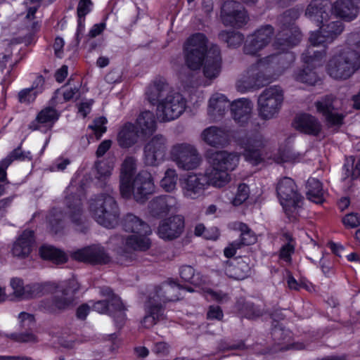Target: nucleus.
<instances>
[{
	"label": "nucleus",
	"instance_id": "obj_1",
	"mask_svg": "<svg viewBox=\"0 0 360 360\" xmlns=\"http://www.w3.org/2000/svg\"><path fill=\"white\" fill-rule=\"evenodd\" d=\"M305 15L316 23L319 29L311 32L309 41L312 47L309 46L302 53V60L307 67L296 72L293 77L297 82L314 85L319 81V77L309 65H319L326 56L325 49L319 51L314 47L322 46L326 48L342 33L345 26L341 21L333 20L329 0H312L306 9Z\"/></svg>",
	"mask_w": 360,
	"mask_h": 360
},
{
	"label": "nucleus",
	"instance_id": "obj_2",
	"mask_svg": "<svg viewBox=\"0 0 360 360\" xmlns=\"http://www.w3.org/2000/svg\"><path fill=\"white\" fill-rule=\"evenodd\" d=\"M252 102L245 98L237 99L231 103V115L235 122L240 127H245L248 131L245 137L239 139L238 143L243 149L246 161L257 165L263 160V149L268 141L260 132L261 126L258 119L252 117Z\"/></svg>",
	"mask_w": 360,
	"mask_h": 360
},
{
	"label": "nucleus",
	"instance_id": "obj_3",
	"mask_svg": "<svg viewBox=\"0 0 360 360\" xmlns=\"http://www.w3.org/2000/svg\"><path fill=\"white\" fill-rule=\"evenodd\" d=\"M295 59L291 52L271 54L259 58L238 79L237 89L245 92L271 82L288 68Z\"/></svg>",
	"mask_w": 360,
	"mask_h": 360
},
{
	"label": "nucleus",
	"instance_id": "obj_4",
	"mask_svg": "<svg viewBox=\"0 0 360 360\" xmlns=\"http://www.w3.org/2000/svg\"><path fill=\"white\" fill-rule=\"evenodd\" d=\"M360 69V32H351L343 46L338 47L329 58L326 70L336 80H346Z\"/></svg>",
	"mask_w": 360,
	"mask_h": 360
},
{
	"label": "nucleus",
	"instance_id": "obj_5",
	"mask_svg": "<svg viewBox=\"0 0 360 360\" xmlns=\"http://www.w3.org/2000/svg\"><path fill=\"white\" fill-rule=\"evenodd\" d=\"M148 101L157 105L156 115L160 122H169L179 117L186 108V100L171 89L165 81L159 79L150 84L146 92Z\"/></svg>",
	"mask_w": 360,
	"mask_h": 360
},
{
	"label": "nucleus",
	"instance_id": "obj_6",
	"mask_svg": "<svg viewBox=\"0 0 360 360\" xmlns=\"http://www.w3.org/2000/svg\"><path fill=\"white\" fill-rule=\"evenodd\" d=\"M206 158L210 167L202 175L206 179L208 188L210 186L217 188L225 186L231 181L229 172L233 171L239 163L240 155L236 152L210 150Z\"/></svg>",
	"mask_w": 360,
	"mask_h": 360
},
{
	"label": "nucleus",
	"instance_id": "obj_7",
	"mask_svg": "<svg viewBox=\"0 0 360 360\" xmlns=\"http://www.w3.org/2000/svg\"><path fill=\"white\" fill-rule=\"evenodd\" d=\"M181 288V285L173 281L155 287L146 303V315L141 321L142 326L149 328L163 319L164 304L167 302L178 300Z\"/></svg>",
	"mask_w": 360,
	"mask_h": 360
},
{
	"label": "nucleus",
	"instance_id": "obj_8",
	"mask_svg": "<svg viewBox=\"0 0 360 360\" xmlns=\"http://www.w3.org/2000/svg\"><path fill=\"white\" fill-rule=\"evenodd\" d=\"M89 212L101 226L112 229L118 224L120 211L114 198L101 194L90 200Z\"/></svg>",
	"mask_w": 360,
	"mask_h": 360
},
{
	"label": "nucleus",
	"instance_id": "obj_9",
	"mask_svg": "<svg viewBox=\"0 0 360 360\" xmlns=\"http://www.w3.org/2000/svg\"><path fill=\"white\" fill-rule=\"evenodd\" d=\"M208 51V39L203 33L191 35L184 44L185 62L188 68L193 70H200Z\"/></svg>",
	"mask_w": 360,
	"mask_h": 360
},
{
	"label": "nucleus",
	"instance_id": "obj_10",
	"mask_svg": "<svg viewBox=\"0 0 360 360\" xmlns=\"http://www.w3.org/2000/svg\"><path fill=\"white\" fill-rule=\"evenodd\" d=\"M283 101V91L278 86L266 88L257 99L259 116L265 120L274 118L279 112Z\"/></svg>",
	"mask_w": 360,
	"mask_h": 360
},
{
	"label": "nucleus",
	"instance_id": "obj_11",
	"mask_svg": "<svg viewBox=\"0 0 360 360\" xmlns=\"http://www.w3.org/2000/svg\"><path fill=\"white\" fill-rule=\"evenodd\" d=\"M169 155L176 167L184 171L195 169L202 162L201 156L197 148L188 143L174 144L170 148Z\"/></svg>",
	"mask_w": 360,
	"mask_h": 360
},
{
	"label": "nucleus",
	"instance_id": "obj_12",
	"mask_svg": "<svg viewBox=\"0 0 360 360\" xmlns=\"http://www.w3.org/2000/svg\"><path fill=\"white\" fill-rule=\"evenodd\" d=\"M276 193L286 214L289 217L293 215L300 207L303 199L293 179L290 177L280 179L276 185Z\"/></svg>",
	"mask_w": 360,
	"mask_h": 360
},
{
	"label": "nucleus",
	"instance_id": "obj_13",
	"mask_svg": "<svg viewBox=\"0 0 360 360\" xmlns=\"http://www.w3.org/2000/svg\"><path fill=\"white\" fill-rule=\"evenodd\" d=\"M100 293L107 300L94 303L93 309L100 314H108L114 318L118 326H122L126 319V309L120 298L109 287L101 288Z\"/></svg>",
	"mask_w": 360,
	"mask_h": 360
},
{
	"label": "nucleus",
	"instance_id": "obj_14",
	"mask_svg": "<svg viewBox=\"0 0 360 360\" xmlns=\"http://www.w3.org/2000/svg\"><path fill=\"white\" fill-rule=\"evenodd\" d=\"M84 184L79 185L77 177L73 179L65 191V202L71 221L79 226L83 223L82 197L84 194Z\"/></svg>",
	"mask_w": 360,
	"mask_h": 360
},
{
	"label": "nucleus",
	"instance_id": "obj_15",
	"mask_svg": "<svg viewBox=\"0 0 360 360\" xmlns=\"http://www.w3.org/2000/svg\"><path fill=\"white\" fill-rule=\"evenodd\" d=\"M274 28L271 25H263L248 34L244 43L243 51L247 55L257 56L271 42Z\"/></svg>",
	"mask_w": 360,
	"mask_h": 360
},
{
	"label": "nucleus",
	"instance_id": "obj_16",
	"mask_svg": "<svg viewBox=\"0 0 360 360\" xmlns=\"http://www.w3.org/2000/svg\"><path fill=\"white\" fill-rule=\"evenodd\" d=\"M168 142L165 136L157 134L146 143L143 148V160L148 166H158L165 160Z\"/></svg>",
	"mask_w": 360,
	"mask_h": 360
},
{
	"label": "nucleus",
	"instance_id": "obj_17",
	"mask_svg": "<svg viewBox=\"0 0 360 360\" xmlns=\"http://www.w3.org/2000/svg\"><path fill=\"white\" fill-rule=\"evenodd\" d=\"M221 19L225 26L241 28L248 23L249 16L245 8L240 3L227 1L222 5Z\"/></svg>",
	"mask_w": 360,
	"mask_h": 360
},
{
	"label": "nucleus",
	"instance_id": "obj_18",
	"mask_svg": "<svg viewBox=\"0 0 360 360\" xmlns=\"http://www.w3.org/2000/svg\"><path fill=\"white\" fill-rule=\"evenodd\" d=\"M182 195L191 200L198 199L205 195L208 188L202 173H193L187 175L180 184Z\"/></svg>",
	"mask_w": 360,
	"mask_h": 360
},
{
	"label": "nucleus",
	"instance_id": "obj_19",
	"mask_svg": "<svg viewBox=\"0 0 360 360\" xmlns=\"http://www.w3.org/2000/svg\"><path fill=\"white\" fill-rule=\"evenodd\" d=\"M335 101L333 96H326L315 103L317 112L323 115L329 127H340L345 117L336 111Z\"/></svg>",
	"mask_w": 360,
	"mask_h": 360
},
{
	"label": "nucleus",
	"instance_id": "obj_20",
	"mask_svg": "<svg viewBox=\"0 0 360 360\" xmlns=\"http://www.w3.org/2000/svg\"><path fill=\"white\" fill-rule=\"evenodd\" d=\"M155 190L153 178L147 171L140 172L131 183V194L137 202H144L148 195L153 194Z\"/></svg>",
	"mask_w": 360,
	"mask_h": 360
},
{
	"label": "nucleus",
	"instance_id": "obj_21",
	"mask_svg": "<svg viewBox=\"0 0 360 360\" xmlns=\"http://www.w3.org/2000/svg\"><path fill=\"white\" fill-rule=\"evenodd\" d=\"M184 229V219L181 215H174L162 220L157 230L160 238L170 241L179 238Z\"/></svg>",
	"mask_w": 360,
	"mask_h": 360
},
{
	"label": "nucleus",
	"instance_id": "obj_22",
	"mask_svg": "<svg viewBox=\"0 0 360 360\" xmlns=\"http://www.w3.org/2000/svg\"><path fill=\"white\" fill-rule=\"evenodd\" d=\"M301 38L299 29L289 22L277 34L274 46L276 50L285 51L298 44Z\"/></svg>",
	"mask_w": 360,
	"mask_h": 360
},
{
	"label": "nucleus",
	"instance_id": "obj_23",
	"mask_svg": "<svg viewBox=\"0 0 360 360\" xmlns=\"http://www.w3.org/2000/svg\"><path fill=\"white\" fill-rule=\"evenodd\" d=\"M72 257L78 261L90 264H107L110 257L103 247L99 245H93L79 249L72 254Z\"/></svg>",
	"mask_w": 360,
	"mask_h": 360
},
{
	"label": "nucleus",
	"instance_id": "obj_24",
	"mask_svg": "<svg viewBox=\"0 0 360 360\" xmlns=\"http://www.w3.org/2000/svg\"><path fill=\"white\" fill-rule=\"evenodd\" d=\"M178 200L172 195H162L154 198L148 204V211L151 216L157 218L165 217L176 212Z\"/></svg>",
	"mask_w": 360,
	"mask_h": 360
},
{
	"label": "nucleus",
	"instance_id": "obj_25",
	"mask_svg": "<svg viewBox=\"0 0 360 360\" xmlns=\"http://www.w3.org/2000/svg\"><path fill=\"white\" fill-rule=\"evenodd\" d=\"M221 65L220 49L217 45L212 44L202 60L201 67L204 76L208 79L217 77L221 72Z\"/></svg>",
	"mask_w": 360,
	"mask_h": 360
},
{
	"label": "nucleus",
	"instance_id": "obj_26",
	"mask_svg": "<svg viewBox=\"0 0 360 360\" xmlns=\"http://www.w3.org/2000/svg\"><path fill=\"white\" fill-rule=\"evenodd\" d=\"M137 160L134 157H127L121 167L120 193L123 198H129L131 195V178L136 170Z\"/></svg>",
	"mask_w": 360,
	"mask_h": 360
},
{
	"label": "nucleus",
	"instance_id": "obj_27",
	"mask_svg": "<svg viewBox=\"0 0 360 360\" xmlns=\"http://www.w3.org/2000/svg\"><path fill=\"white\" fill-rule=\"evenodd\" d=\"M359 12V6L355 0H336L330 4V13L346 22L356 19Z\"/></svg>",
	"mask_w": 360,
	"mask_h": 360
},
{
	"label": "nucleus",
	"instance_id": "obj_28",
	"mask_svg": "<svg viewBox=\"0 0 360 360\" xmlns=\"http://www.w3.org/2000/svg\"><path fill=\"white\" fill-rule=\"evenodd\" d=\"M150 234L143 233H134L124 240L125 249L120 248L117 253L125 258L131 257V250L146 251L151 245V241L148 237Z\"/></svg>",
	"mask_w": 360,
	"mask_h": 360
},
{
	"label": "nucleus",
	"instance_id": "obj_29",
	"mask_svg": "<svg viewBox=\"0 0 360 360\" xmlns=\"http://www.w3.org/2000/svg\"><path fill=\"white\" fill-rule=\"evenodd\" d=\"M231 108V103L227 97L221 93L213 94L209 99L207 114L214 121L221 119L228 109Z\"/></svg>",
	"mask_w": 360,
	"mask_h": 360
},
{
	"label": "nucleus",
	"instance_id": "obj_30",
	"mask_svg": "<svg viewBox=\"0 0 360 360\" xmlns=\"http://www.w3.org/2000/svg\"><path fill=\"white\" fill-rule=\"evenodd\" d=\"M10 285L13 289V295L20 300L30 299L39 296L42 290V285L39 283H33L24 285L23 281L19 278H13Z\"/></svg>",
	"mask_w": 360,
	"mask_h": 360
},
{
	"label": "nucleus",
	"instance_id": "obj_31",
	"mask_svg": "<svg viewBox=\"0 0 360 360\" xmlns=\"http://www.w3.org/2000/svg\"><path fill=\"white\" fill-rule=\"evenodd\" d=\"M79 288V285L76 279L69 280L65 285H63L61 295L55 296L54 307L58 309H64L72 306L75 301V294Z\"/></svg>",
	"mask_w": 360,
	"mask_h": 360
},
{
	"label": "nucleus",
	"instance_id": "obj_32",
	"mask_svg": "<svg viewBox=\"0 0 360 360\" xmlns=\"http://www.w3.org/2000/svg\"><path fill=\"white\" fill-rule=\"evenodd\" d=\"M295 128L304 134L318 136L322 131L320 121L314 116L304 113L298 115L295 121Z\"/></svg>",
	"mask_w": 360,
	"mask_h": 360
},
{
	"label": "nucleus",
	"instance_id": "obj_33",
	"mask_svg": "<svg viewBox=\"0 0 360 360\" xmlns=\"http://www.w3.org/2000/svg\"><path fill=\"white\" fill-rule=\"evenodd\" d=\"M34 243V232L31 230H25L14 242L12 253L15 257L24 258L27 257L32 251Z\"/></svg>",
	"mask_w": 360,
	"mask_h": 360
},
{
	"label": "nucleus",
	"instance_id": "obj_34",
	"mask_svg": "<svg viewBox=\"0 0 360 360\" xmlns=\"http://www.w3.org/2000/svg\"><path fill=\"white\" fill-rule=\"evenodd\" d=\"M224 271L230 278L243 280L250 275L251 268L249 265V259H236L231 262H227Z\"/></svg>",
	"mask_w": 360,
	"mask_h": 360
},
{
	"label": "nucleus",
	"instance_id": "obj_35",
	"mask_svg": "<svg viewBox=\"0 0 360 360\" xmlns=\"http://www.w3.org/2000/svg\"><path fill=\"white\" fill-rule=\"evenodd\" d=\"M201 137L209 146L219 147L227 143L229 136L227 132L221 128L210 127L203 130Z\"/></svg>",
	"mask_w": 360,
	"mask_h": 360
},
{
	"label": "nucleus",
	"instance_id": "obj_36",
	"mask_svg": "<svg viewBox=\"0 0 360 360\" xmlns=\"http://www.w3.org/2000/svg\"><path fill=\"white\" fill-rule=\"evenodd\" d=\"M139 139V132L136 126L131 123H126L120 130L117 142L122 148H129L134 145Z\"/></svg>",
	"mask_w": 360,
	"mask_h": 360
},
{
	"label": "nucleus",
	"instance_id": "obj_37",
	"mask_svg": "<svg viewBox=\"0 0 360 360\" xmlns=\"http://www.w3.org/2000/svg\"><path fill=\"white\" fill-rule=\"evenodd\" d=\"M123 227L126 231L133 233H143L151 234L149 225L141 219L132 214H127L123 219Z\"/></svg>",
	"mask_w": 360,
	"mask_h": 360
},
{
	"label": "nucleus",
	"instance_id": "obj_38",
	"mask_svg": "<svg viewBox=\"0 0 360 360\" xmlns=\"http://www.w3.org/2000/svg\"><path fill=\"white\" fill-rule=\"evenodd\" d=\"M44 79L41 76L37 77L30 88L23 89L18 93L20 103L30 104L32 103L38 94L42 92Z\"/></svg>",
	"mask_w": 360,
	"mask_h": 360
},
{
	"label": "nucleus",
	"instance_id": "obj_39",
	"mask_svg": "<svg viewBox=\"0 0 360 360\" xmlns=\"http://www.w3.org/2000/svg\"><path fill=\"white\" fill-rule=\"evenodd\" d=\"M59 113L52 108L48 107L42 109L37 115L34 121L30 124V129L32 130L39 129L41 124L52 125L58 120Z\"/></svg>",
	"mask_w": 360,
	"mask_h": 360
},
{
	"label": "nucleus",
	"instance_id": "obj_40",
	"mask_svg": "<svg viewBox=\"0 0 360 360\" xmlns=\"http://www.w3.org/2000/svg\"><path fill=\"white\" fill-rule=\"evenodd\" d=\"M136 127L142 134H153L156 129L155 117L153 112H142L136 119Z\"/></svg>",
	"mask_w": 360,
	"mask_h": 360
},
{
	"label": "nucleus",
	"instance_id": "obj_41",
	"mask_svg": "<svg viewBox=\"0 0 360 360\" xmlns=\"http://www.w3.org/2000/svg\"><path fill=\"white\" fill-rule=\"evenodd\" d=\"M307 195L309 200L319 204L324 200L322 184L315 178H309L307 182Z\"/></svg>",
	"mask_w": 360,
	"mask_h": 360
},
{
	"label": "nucleus",
	"instance_id": "obj_42",
	"mask_svg": "<svg viewBox=\"0 0 360 360\" xmlns=\"http://www.w3.org/2000/svg\"><path fill=\"white\" fill-rule=\"evenodd\" d=\"M41 257L56 264L65 263L67 256L64 252L51 245H43L39 250Z\"/></svg>",
	"mask_w": 360,
	"mask_h": 360
},
{
	"label": "nucleus",
	"instance_id": "obj_43",
	"mask_svg": "<svg viewBox=\"0 0 360 360\" xmlns=\"http://www.w3.org/2000/svg\"><path fill=\"white\" fill-rule=\"evenodd\" d=\"M178 179L176 170L174 168H168L160 181V186L165 192H174L176 190Z\"/></svg>",
	"mask_w": 360,
	"mask_h": 360
},
{
	"label": "nucleus",
	"instance_id": "obj_44",
	"mask_svg": "<svg viewBox=\"0 0 360 360\" xmlns=\"http://www.w3.org/2000/svg\"><path fill=\"white\" fill-rule=\"evenodd\" d=\"M233 228L241 232L240 238L237 240L240 243L241 246L250 245L256 242L257 238L255 233L245 224L242 222H236L233 224Z\"/></svg>",
	"mask_w": 360,
	"mask_h": 360
},
{
	"label": "nucleus",
	"instance_id": "obj_45",
	"mask_svg": "<svg viewBox=\"0 0 360 360\" xmlns=\"http://www.w3.org/2000/svg\"><path fill=\"white\" fill-rule=\"evenodd\" d=\"M219 38L231 48L238 47L244 41L243 34L235 31H221L219 34Z\"/></svg>",
	"mask_w": 360,
	"mask_h": 360
},
{
	"label": "nucleus",
	"instance_id": "obj_46",
	"mask_svg": "<svg viewBox=\"0 0 360 360\" xmlns=\"http://www.w3.org/2000/svg\"><path fill=\"white\" fill-rule=\"evenodd\" d=\"M179 274L183 280L194 285L199 286L204 283L202 276L200 274H195L193 268L191 266L185 265L181 266Z\"/></svg>",
	"mask_w": 360,
	"mask_h": 360
},
{
	"label": "nucleus",
	"instance_id": "obj_47",
	"mask_svg": "<svg viewBox=\"0 0 360 360\" xmlns=\"http://www.w3.org/2000/svg\"><path fill=\"white\" fill-rule=\"evenodd\" d=\"M49 223L51 230L53 233H58L65 227V215L61 211L54 210L49 216Z\"/></svg>",
	"mask_w": 360,
	"mask_h": 360
},
{
	"label": "nucleus",
	"instance_id": "obj_48",
	"mask_svg": "<svg viewBox=\"0 0 360 360\" xmlns=\"http://www.w3.org/2000/svg\"><path fill=\"white\" fill-rule=\"evenodd\" d=\"M343 171L345 178L351 177L352 179L357 178L360 175V158L356 162L352 158L347 160Z\"/></svg>",
	"mask_w": 360,
	"mask_h": 360
},
{
	"label": "nucleus",
	"instance_id": "obj_49",
	"mask_svg": "<svg viewBox=\"0 0 360 360\" xmlns=\"http://www.w3.org/2000/svg\"><path fill=\"white\" fill-rule=\"evenodd\" d=\"M114 167L112 162L101 161L96 164L97 178L101 181H105L112 173Z\"/></svg>",
	"mask_w": 360,
	"mask_h": 360
},
{
	"label": "nucleus",
	"instance_id": "obj_50",
	"mask_svg": "<svg viewBox=\"0 0 360 360\" xmlns=\"http://www.w3.org/2000/svg\"><path fill=\"white\" fill-rule=\"evenodd\" d=\"M32 159L30 152L23 153L20 148L13 150L5 159L2 160V165L8 167L14 160Z\"/></svg>",
	"mask_w": 360,
	"mask_h": 360
},
{
	"label": "nucleus",
	"instance_id": "obj_51",
	"mask_svg": "<svg viewBox=\"0 0 360 360\" xmlns=\"http://www.w3.org/2000/svg\"><path fill=\"white\" fill-rule=\"evenodd\" d=\"M194 233L197 236H202L208 240H216L219 237V232L217 229L208 230L202 224H198L195 226Z\"/></svg>",
	"mask_w": 360,
	"mask_h": 360
},
{
	"label": "nucleus",
	"instance_id": "obj_52",
	"mask_svg": "<svg viewBox=\"0 0 360 360\" xmlns=\"http://www.w3.org/2000/svg\"><path fill=\"white\" fill-rule=\"evenodd\" d=\"M250 190L245 184H239L236 193L233 198L232 204L234 206L242 205L249 197Z\"/></svg>",
	"mask_w": 360,
	"mask_h": 360
},
{
	"label": "nucleus",
	"instance_id": "obj_53",
	"mask_svg": "<svg viewBox=\"0 0 360 360\" xmlns=\"http://www.w3.org/2000/svg\"><path fill=\"white\" fill-rule=\"evenodd\" d=\"M107 123L106 118L100 117L94 120L92 124L89 126V128L91 129L94 132V134L97 139H99L102 135L106 131V127L105 126Z\"/></svg>",
	"mask_w": 360,
	"mask_h": 360
},
{
	"label": "nucleus",
	"instance_id": "obj_54",
	"mask_svg": "<svg viewBox=\"0 0 360 360\" xmlns=\"http://www.w3.org/2000/svg\"><path fill=\"white\" fill-rule=\"evenodd\" d=\"M243 315L249 319H253L262 315V311L251 303L247 302L241 309Z\"/></svg>",
	"mask_w": 360,
	"mask_h": 360
},
{
	"label": "nucleus",
	"instance_id": "obj_55",
	"mask_svg": "<svg viewBox=\"0 0 360 360\" xmlns=\"http://www.w3.org/2000/svg\"><path fill=\"white\" fill-rule=\"evenodd\" d=\"M18 319L20 324V326L23 328L31 329L34 326L35 319L32 314L21 312L18 315Z\"/></svg>",
	"mask_w": 360,
	"mask_h": 360
},
{
	"label": "nucleus",
	"instance_id": "obj_56",
	"mask_svg": "<svg viewBox=\"0 0 360 360\" xmlns=\"http://www.w3.org/2000/svg\"><path fill=\"white\" fill-rule=\"evenodd\" d=\"M205 293L206 298L210 300L224 302L229 300L228 295L221 291H214L212 290L208 289L205 291Z\"/></svg>",
	"mask_w": 360,
	"mask_h": 360
},
{
	"label": "nucleus",
	"instance_id": "obj_57",
	"mask_svg": "<svg viewBox=\"0 0 360 360\" xmlns=\"http://www.w3.org/2000/svg\"><path fill=\"white\" fill-rule=\"evenodd\" d=\"M9 338L20 342H36V336L30 332L22 333H12L9 335Z\"/></svg>",
	"mask_w": 360,
	"mask_h": 360
},
{
	"label": "nucleus",
	"instance_id": "obj_58",
	"mask_svg": "<svg viewBox=\"0 0 360 360\" xmlns=\"http://www.w3.org/2000/svg\"><path fill=\"white\" fill-rule=\"evenodd\" d=\"M224 317L222 309L219 306L211 305L207 312V319L209 320L221 321Z\"/></svg>",
	"mask_w": 360,
	"mask_h": 360
},
{
	"label": "nucleus",
	"instance_id": "obj_59",
	"mask_svg": "<svg viewBox=\"0 0 360 360\" xmlns=\"http://www.w3.org/2000/svg\"><path fill=\"white\" fill-rule=\"evenodd\" d=\"M342 222L346 227L353 229L360 225V219L356 214L350 213L343 217Z\"/></svg>",
	"mask_w": 360,
	"mask_h": 360
},
{
	"label": "nucleus",
	"instance_id": "obj_60",
	"mask_svg": "<svg viewBox=\"0 0 360 360\" xmlns=\"http://www.w3.org/2000/svg\"><path fill=\"white\" fill-rule=\"evenodd\" d=\"M294 245L290 243H288L283 245L280 251V258L286 262L291 260V255L294 252Z\"/></svg>",
	"mask_w": 360,
	"mask_h": 360
},
{
	"label": "nucleus",
	"instance_id": "obj_61",
	"mask_svg": "<svg viewBox=\"0 0 360 360\" xmlns=\"http://www.w3.org/2000/svg\"><path fill=\"white\" fill-rule=\"evenodd\" d=\"M41 0H27L25 6L27 8L26 18L33 19L36 11L39 7V3Z\"/></svg>",
	"mask_w": 360,
	"mask_h": 360
},
{
	"label": "nucleus",
	"instance_id": "obj_62",
	"mask_svg": "<svg viewBox=\"0 0 360 360\" xmlns=\"http://www.w3.org/2000/svg\"><path fill=\"white\" fill-rule=\"evenodd\" d=\"M92 8L91 0H80L77 6V15L85 17Z\"/></svg>",
	"mask_w": 360,
	"mask_h": 360
},
{
	"label": "nucleus",
	"instance_id": "obj_63",
	"mask_svg": "<svg viewBox=\"0 0 360 360\" xmlns=\"http://www.w3.org/2000/svg\"><path fill=\"white\" fill-rule=\"evenodd\" d=\"M169 346L165 342H158L154 344L152 351L160 356H165L169 353Z\"/></svg>",
	"mask_w": 360,
	"mask_h": 360
},
{
	"label": "nucleus",
	"instance_id": "obj_64",
	"mask_svg": "<svg viewBox=\"0 0 360 360\" xmlns=\"http://www.w3.org/2000/svg\"><path fill=\"white\" fill-rule=\"evenodd\" d=\"M241 247L240 243L237 240H234L225 248L224 250V256L227 258L233 257L236 255L237 250L241 248Z\"/></svg>",
	"mask_w": 360,
	"mask_h": 360
}]
</instances>
